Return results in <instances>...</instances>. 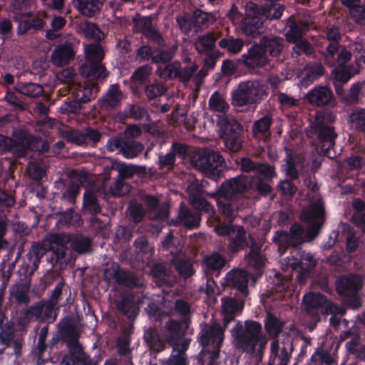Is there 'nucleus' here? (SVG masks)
<instances>
[{"mask_svg":"<svg viewBox=\"0 0 365 365\" xmlns=\"http://www.w3.org/2000/svg\"><path fill=\"white\" fill-rule=\"evenodd\" d=\"M97 93L98 88L95 86L88 85L87 86H84L83 88H81L75 95L78 97V99L80 100L83 104L94 99L97 96Z\"/></svg>","mask_w":365,"mask_h":365,"instance_id":"obj_64","label":"nucleus"},{"mask_svg":"<svg viewBox=\"0 0 365 365\" xmlns=\"http://www.w3.org/2000/svg\"><path fill=\"white\" fill-rule=\"evenodd\" d=\"M218 46L230 53L235 54L241 51L244 46V41L239 38H223L218 42Z\"/></svg>","mask_w":365,"mask_h":365,"instance_id":"obj_57","label":"nucleus"},{"mask_svg":"<svg viewBox=\"0 0 365 365\" xmlns=\"http://www.w3.org/2000/svg\"><path fill=\"white\" fill-rule=\"evenodd\" d=\"M52 306L50 302L46 304L43 299L22 309L20 311V324H27L31 322L53 323L56 319V314L52 310Z\"/></svg>","mask_w":365,"mask_h":365,"instance_id":"obj_10","label":"nucleus"},{"mask_svg":"<svg viewBox=\"0 0 365 365\" xmlns=\"http://www.w3.org/2000/svg\"><path fill=\"white\" fill-rule=\"evenodd\" d=\"M363 285V278L358 274L340 275L335 282L337 294L340 297H346L348 307L354 309H356L361 306V300L358 293Z\"/></svg>","mask_w":365,"mask_h":365,"instance_id":"obj_7","label":"nucleus"},{"mask_svg":"<svg viewBox=\"0 0 365 365\" xmlns=\"http://www.w3.org/2000/svg\"><path fill=\"white\" fill-rule=\"evenodd\" d=\"M123 99V93L118 83L109 86L106 93L101 96L98 103L101 110L113 109L119 107Z\"/></svg>","mask_w":365,"mask_h":365,"instance_id":"obj_21","label":"nucleus"},{"mask_svg":"<svg viewBox=\"0 0 365 365\" xmlns=\"http://www.w3.org/2000/svg\"><path fill=\"white\" fill-rule=\"evenodd\" d=\"M227 241V249L232 254L250 248L253 242H256L251 235L247 234L245 228L240 225L235 227Z\"/></svg>","mask_w":365,"mask_h":365,"instance_id":"obj_16","label":"nucleus"},{"mask_svg":"<svg viewBox=\"0 0 365 365\" xmlns=\"http://www.w3.org/2000/svg\"><path fill=\"white\" fill-rule=\"evenodd\" d=\"M101 133L96 129L87 128L82 130H71L67 133V138L77 145L86 144L88 141L96 143L100 141Z\"/></svg>","mask_w":365,"mask_h":365,"instance_id":"obj_23","label":"nucleus"},{"mask_svg":"<svg viewBox=\"0 0 365 365\" xmlns=\"http://www.w3.org/2000/svg\"><path fill=\"white\" fill-rule=\"evenodd\" d=\"M247 176L240 175L237 177L225 180L217 188L215 193L210 195L224 200H237L239 197L247 190Z\"/></svg>","mask_w":365,"mask_h":365,"instance_id":"obj_12","label":"nucleus"},{"mask_svg":"<svg viewBox=\"0 0 365 365\" xmlns=\"http://www.w3.org/2000/svg\"><path fill=\"white\" fill-rule=\"evenodd\" d=\"M105 0H76L75 7L80 13L88 17H93L99 12Z\"/></svg>","mask_w":365,"mask_h":365,"instance_id":"obj_37","label":"nucleus"},{"mask_svg":"<svg viewBox=\"0 0 365 365\" xmlns=\"http://www.w3.org/2000/svg\"><path fill=\"white\" fill-rule=\"evenodd\" d=\"M144 150V145L132 139H127L123 143L121 154L125 158L132 159L138 157Z\"/></svg>","mask_w":365,"mask_h":365,"instance_id":"obj_47","label":"nucleus"},{"mask_svg":"<svg viewBox=\"0 0 365 365\" xmlns=\"http://www.w3.org/2000/svg\"><path fill=\"white\" fill-rule=\"evenodd\" d=\"M272 123L273 119L269 114H267L255 120L252 128L254 136L270 134V128Z\"/></svg>","mask_w":365,"mask_h":365,"instance_id":"obj_51","label":"nucleus"},{"mask_svg":"<svg viewBox=\"0 0 365 365\" xmlns=\"http://www.w3.org/2000/svg\"><path fill=\"white\" fill-rule=\"evenodd\" d=\"M246 81L239 83L237 89L232 92V104L234 106H244L248 104H254L252 100L250 98L248 90L242 92L241 89L246 86Z\"/></svg>","mask_w":365,"mask_h":365,"instance_id":"obj_49","label":"nucleus"},{"mask_svg":"<svg viewBox=\"0 0 365 365\" xmlns=\"http://www.w3.org/2000/svg\"><path fill=\"white\" fill-rule=\"evenodd\" d=\"M225 297L222 298V313H230L237 314L240 313L243 307L244 302L237 296L238 299Z\"/></svg>","mask_w":365,"mask_h":365,"instance_id":"obj_55","label":"nucleus"},{"mask_svg":"<svg viewBox=\"0 0 365 365\" xmlns=\"http://www.w3.org/2000/svg\"><path fill=\"white\" fill-rule=\"evenodd\" d=\"M247 86L242 88V92L248 90L250 98L253 103H257L268 95L267 86L260 81H247Z\"/></svg>","mask_w":365,"mask_h":365,"instance_id":"obj_32","label":"nucleus"},{"mask_svg":"<svg viewBox=\"0 0 365 365\" xmlns=\"http://www.w3.org/2000/svg\"><path fill=\"white\" fill-rule=\"evenodd\" d=\"M48 250L51 251V254L48 261L51 264L53 268L56 267L61 270L66 267L68 264L67 246L63 242L62 236L53 234L49 239L48 246L38 242H34L31 246L26 254L28 261L26 267L30 268V274H33L38 268L41 258Z\"/></svg>","mask_w":365,"mask_h":365,"instance_id":"obj_3","label":"nucleus"},{"mask_svg":"<svg viewBox=\"0 0 365 365\" xmlns=\"http://www.w3.org/2000/svg\"><path fill=\"white\" fill-rule=\"evenodd\" d=\"M16 91L29 98H38L43 95L44 90L42 86L35 83H25L17 86Z\"/></svg>","mask_w":365,"mask_h":365,"instance_id":"obj_54","label":"nucleus"},{"mask_svg":"<svg viewBox=\"0 0 365 365\" xmlns=\"http://www.w3.org/2000/svg\"><path fill=\"white\" fill-rule=\"evenodd\" d=\"M209 106L215 111L226 113L230 106L225 99L217 93H213L209 99Z\"/></svg>","mask_w":365,"mask_h":365,"instance_id":"obj_62","label":"nucleus"},{"mask_svg":"<svg viewBox=\"0 0 365 365\" xmlns=\"http://www.w3.org/2000/svg\"><path fill=\"white\" fill-rule=\"evenodd\" d=\"M144 340L150 349L157 353L164 350L165 344L160 337L158 331L154 328H148L143 334Z\"/></svg>","mask_w":365,"mask_h":365,"instance_id":"obj_41","label":"nucleus"},{"mask_svg":"<svg viewBox=\"0 0 365 365\" xmlns=\"http://www.w3.org/2000/svg\"><path fill=\"white\" fill-rule=\"evenodd\" d=\"M310 361L311 365H334L336 363L330 353L323 349L315 351Z\"/></svg>","mask_w":365,"mask_h":365,"instance_id":"obj_60","label":"nucleus"},{"mask_svg":"<svg viewBox=\"0 0 365 365\" xmlns=\"http://www.w3.org/2000/svg\"><path fill=\"white\" fill-rule=\"evenodd\" d=\"M224 338V329L219 324H205L198 334V341L202 346L197 360L200 365L207 361H217Z\"/></svg>","mask_w":365,"mask_h":365,"instance_id":"obj_5","label":"nucleus"},{"mask_svg":"<svg viewBox=\"0 0 365 365\" xmlns=\"http://www.w3.org/2000/svg\"><path fill=\"white\" fill-rule=\"evenodd\" d=\"M259 43L267 57L279 58L284 48V40L278 36H264L259 40Z\"/></svg>","mask_w":365,"mask_h":365,"instance_id":"obj_27","label":"nucleus"},{"mask_svg":"<svg viewBox=\"0 0 365 365\" xmlns=\"http://www.w3.org/2000/svg\"><path fill=\"white\" fill-rule=\"evenodd\" d=\"M79 28L87 38L101 41L103 37V33L95 23L85 21L81 23Z\"/></svg>","mask_w":365,"mask_h":365,"instance_id":"obj_58","label":"nucleus"},{"mask_svg":"<svg viewBox=\"0 0 365 365\" xmlns=\"http://www.w3.org/2000/svg\"><path fill=\"white\" fill-rule=\"evenodd\" d=\"M82 212L83 215L88 214L97 215L101 212V207L98 203L96 195L88 190L83 193Z\"/></svg>","mask_w":365,"mask_h":365,"instance_id":"obj_39","label":"nucleus"},{"mask_svg":"<svg viewBox=\"0 0 365 365\" xmlns=\"http://www.w3.org/2000/svg\"><path fill=\"white\" fill-rule=\"evenodd\" d=\"M333 98L334 95L331 90L326 86H315L306 95L307 102L318 107L327 105Z\"/></svg>","mask_w":365,"mask_h":365,"instance_id":"obj_22","label":"nucleus"},{"mask_svg":"<svg viewBox=\"0 0 365 365\" xmlns=\"http://www.w3.org/2000/svg\"><path fill=\"white\" fill-rule=\"evenodd\" d=\"M242 61L247 67L255 69L265 66L269 63V58L258 43L252 45L247 52L242 56Z\"/></svg>","mask_w":365,"mask_h":365,"instance_id":"obj_18","label":"nucleus"},{"mask_svg":"<svg viewBox=\"0 0 365 365\" xmlns=\"http://www.w3.org/2000/svg\"><path fill=\"white\" fill-rule=\"evenodd\" d=\"M307 135L309 138H315L316 145L324 156L329 158L336 156L335 152L333 155L331 154L336 139L338 137L334 127L323 120H316L310 125Z\"/></svg>","mask_w":365,"mask_h":365,"instance_id":"obj_6","label":"nucleus"},{"mask_svg":"<svg viewBox=\"0 0 365 365\" xmlns=\"http://www.w3.org/2000/svg\"><path fill=\"white\" fill-rule=\"evenodd\" d=\"M222 314L223 329H227L230 323L235 322L230 330L235 339V346L245 353L262 359L267 347L268 338L262 331L261 323L255 320H246L243 325L240 321L236 322V314Z\"/></svg>","mask_w":365,"mask_h":365,"instance_id":"obj_1","label":"nucleus"},{"mask_svg":"<svg viewBox=\"0 0 365 365\" xmlns=\"http://www.w3.org/2000/svg\"><path fill=\"white\" fill-rule=\"evenodd\" d=\"M114 304L118 313L130 321H133L139 314L138 304L131 294H120L115 297Z\"/></svg>","mask_w":365,"mask_h":365,"instance_id":"obj_17","label":"nucleus"},{"mask_svg":"<svg viewBox=\"0 0 365 365\" xmlns=\"http://www.w3.org/2000/svg\"><path fill=\"white\" fill-rule=\"evenodd\" d=\"M189 201L196 212L207 214L208 217H213L215 215V210L206 199L202 196L189 195Z\"/></svg>","mask_w":365,"mask_h":365,"instance_id":"obj_43","label":"nucleus"},{"mask_svg":"<svg viewBox=\"0 0 365 365\" xmlns=\"http://www.w3.org/2000/svg\"><path fill=\"white\" fill-rule=\"evenodd\" d=\"M294 46L292 48V56L297 58L302 53L309 56L314 53V49L311 43L305 39L302 38L297 42H294Z\"/></svg>","mask_w":365,"mask_h":365,"instance_id":"obj_59","label":"nucleus"},{"mask_svg":"<svg viewBox=\"0 0 365 365\" xmlns=\"http://www.w3.org/2000/svg\"><path fill=\"white\" fill-rule=\"evenodd\" d=\"M174 265L178 274L185 279L190 277L194 274L192 264L186 259H177L174 261Z\"/></svg>","mask_w":365,"mask_h":365,"instance_id":"obj_63","label":"nucleus"},{"mask_svg":"<svg viewBox=\"0 0 365 365\" xmlns=\"http://www.w3.org/2000/svg\"><path fill=\"white\" fill-rule=\"evenodd\" d=\"M10 138L0 134V150L3 153L14 150L18 156L24 157L29 151L43 152L48 148L46 141L41 140L26 130L14 129Z\"/></svg>","mask_w":365,"mask_h":365,"instance_id":"obj_4","label":"nucleus"},{"mask_svg":"<svg viewBox=\"0 0 365 365\" xmlns=\"http://www.w3.org/2000/svg\"><path fill=\"white\" fill-rule=\"evenodd\" d=\"M283 323L273 314L267 312L264 319V329L272 337H277L282 330Z\"/></svg>","mask_w":365,"mask_h":365,"instance_id":"obj_50","label":"nucleus"},{"mask_svg":"<svg viewBox=\"0 0 365 365\" xmlns=\"http://www.w3.org/2000/svg\"><path fill=\"white\" fill-rule=\"evenodd\" d=\"M151 275L157 287H172L171 270L164 264H153L151 267Z\"/></svg>","mask_w":365,"mask_h":365,"instance_id":"obj_28","label":"nucleus"},{"mask_svg":"<svg viewBox=\"0 0 365 365\" xmlns=\"http://www.w3.org/2000/svg\"><path fill=\"white\" fill-rule=\"evenodd\" d=\"M302 304L304 311L309 316L319 320L322 315L332 312V303L319 292H309L304 294Z\"/></svg>","mask_w":365,"mask_h":365,"instance_id":"obj_13","label":"nucleus"},{"mask_svg":"<svg viewBox=\"0 0 365 365\" xmlns=\"http://www.w3.org/2000/svg\"><path fill=\"white\" fill-rule=\"evenodd\" d=\"M92 240L83 235H76L71 240V249L78 254H84L91 250Z\"/></svg>","mask_w":365,"mask_h":365,"instance_id":"obj_53","label":"nucleus"},{"mask_svg":"<svg viewBox=\"0 0 365 365\" xmlns=\"http://www.w3.org/2000/svg\"><path fill=\"white\" fill-rule=\"evenodd\" d=\"M83 181L81 180H70L65 184L61 190V200L67 202L68 204L74 205L76 202V197L80 195Z\"/></svg>","mask_w":365,"mask_h":365,"instance_id":"obj_33","label":"nucleus"},{"mask_svg":"<svg viewBox=\"0 0 365 365\" xmlns=\"http://www.w3.org/2000/svg\"><path fill=\"white\" fill-rule=\"evenodd\" d=\"M269 172L270 173L267 175L258 174L252 175L250 177L247 176V190L250 189L262 197L269 195L273 191L272 187L273 179L277 176V174L272 165H269Z\"/></svg>","mask_w":365,"mask_h":365,"instance_id":"obj_15","label":"nucleus"},{"mask_svg":"<svg viewBox=\"0 0 365 365\" xmlns=\"http://www.w3.org/2000/svg\"><path fill=\"white\" fill-rule=\"evenodd\" d=\"M342 4L349 9L351 15L357 23L365 24V4H361V0H343Z\"/></svg>","mask_w":365,"mask_h":365,"instance_id":"obj_45","label":"nucleus"},{"mask_svg":"<svg viewBox=\"0 0 365 365\" xmlns=\"http://www.w3.org/2000/svg\"><path fill=\"white\" fill-rule=\"evenodd\" d=\"M76 329V327L71 318H63L58 324V331L56 333H53L48 341V346L52 349L60 341L66 344L67 340L73 335Z\"/></svg>","mask_w":365,"mask_h":365,"instance_id":"obj_20","label":"nucleus"},{"mask_svg":"<svg viewBox=\"0 0 365 365\" xmlns=\"http://www.w3.org/2000/svg\"><path fill=\"white\" fill-rule=\"evenodd\" d=\"M360 335H355L353 339L348 341L345 348L349 355H352L360 361H365V344L361 343Z\"/></svg>","mask_w":365,"mask_h":365,"instance_id":"obj_42","label":"nucleus"},{"mask_svg":"<svg viewBox=\"0 0 365 365\" xmlns=\"http://www.w3.org/2000/svg\"><path fill=\"white\" fill-rule=\"evenodd\" d=\"M178 219L180 222L188 229L197 228L200 225L201 220L200 213L193 212L184 205L180 204L178 213Z\"/></svg>","mask_w":365,"mask_h":365,"instance_id":"obj_34","label":"nucleus"},{"mask_svg":"<svg viewBox=\"0 0 365 365\" xmlns=\"http://www.w3.org/2000/svg\"><path fill=\"white\" fill-rule=\"evenodd\" d=\"M352 128L365 136V108H356L349 115Z\"/></svg>","mask_w":365,"mask_h":365,"instance_id":"obj_56","label":"nucleus"},{"mask_svg":"<svg viewBox=\"0 0 365 365\" xmlns=\"http://www.w3.org/2000/svg\"><path fill=\"white\" fill-rule=\"evenodd\" d=\"M103 277L108 284H116L130 289L140 287L143 285L135 273L122 268L115 263L104 269Z\"/></svg>","mask_w":365,"mask_h":365,"instance_id":"obj_11","label":"nucleus"},{"mask_svg":"<svg viewBox=\"0 0 365 365\" xmlns=\"http://www.w3.org/2000/svg\"><path fill=\"white\" fill-rule=\"evenodd\" d=\"M128 211L129 212L130 220L133 222L139 223L143 220L145 210L140 203L135 201L130 202Z\"/></svg>","mask_w":365,"mask_h":365,"instance_id":"obj_61","label":"nucleus"},{"mask_svg":"<svg viewBox=\"0 0 365 365\" xmlns=\"http://www.w3.org/2000/svg\"><path fill=\"white\" fill-rule=\"evenodd\" d=\"M249 264L255 269H261L264 266L266 258L261 252V246L256 242H253L250 251L245 255Z\"/></svg>","mask_w":365,"mask_h":365,"instance_id":"obj_40","label":"nucleus"},{"mask_svg":"<svg viewBox=\"0 0 365 365\" xmlns=\"http://www.w3.org/2000/svg\"><path fill=\"white\" fill-rule=\"evenodd\" d=\"M240 170L243 173H253V175L269 174V164L254 161L250 158L243 157L240 159L238 163Z\"/></svg>","mask_w":365,"mask_h":365,"instance_id":"obj_31","label":"nucleus"},{"mask_svg":"<svg viewBox=\"0 0 365 365\" xmlns=\"http://www.w3.org/2000/svg\"><path fill=\"white\" fill-rule=\"evenodd\" d=\"M166 341L173 346V351L178 347V341L184 338L185 331L182 323L175 319H169L165 325Z\"/></svg>","mask_w":365,"mask_h":365,"instance_id":"obj_25","label":"nucleus"},{"mask_svg":"<svg viewBox=\"0 0 365 365\" xmlns=\"http://www.w3.org/2000/svg\"><path fill=\"white\" fill-rule=\"evenodd\" d=\"M291 266L294 269H299L297 279L299 282H303L316 266V262L310 253L302 252L299 254V259H297L296 261L292 263Z\"/></svg>","mask_w":365,"mask_h":365,"instance_id":"obj_26","label":"nucleus"},{"mask_svg":"<svg viewBox=\"0 0 365 365\" xmlns=\"http://www.w3.org/2000/svg\"><path fill=\"white\" fill-rule=\"evenodd\" d=\"M220 137L227 150L237 153L242 148L243 126L235 118L225 116L218 122Z\"/></svg>","mask_w":365,"mask_h":365,"instance_id":"obj_8","label":"nucleus"},{"mask_svg":"<svg viewBox=\"0 0 365 365\" xmlns=\"http://www.w3.org/2000/svg\"><path fill=\"white\" fill-rule=\"evenodd\" d=\"M222 155L215 151H210L203 156H200L195 162V165L202 171L205 176L217 180L222 173Z\"/></svg>","mask_w":365,"mask_h":365,"instance_id":"obj_14","label":"nucleus"},{"mask_svg":"<svg viewBox=\"0 0 365 365\" xmlns=\"http://www.w3.org/2000/svg\"><path fill=\"white\" fill-rule=\"evenodd\" d=\"M75 51L70 43L56 46L51 55V63L56 66H63L74 59Z\"/></svg>","mask_w":365,"mask_h":365,"instance_id":"obj_24","label":"nucleus"},{"mask_svg":"<svg viewBox=\"0 0 365 365\" xmlns=\"http://www.w3.org/2000/svg\"><path fill=\"white\" fill-rule=\"evenodd\" d=\"M217 204L220 212L227 218L233 220L237 212V204L235 200L217 197Z\"/></svg>","mask_w":365,"mask_h":365,"instance_id":"obj_52","label":"nucleus"},{"mask_svg":"<svg viewBox=\"0 0 365 365\" xmlns=\"http://www.w3.org/2000/svg\"><path fill=\"white\" fill-rule=\"evenodd\" d=\"M80 333L78 331L77 329L73 333V335L69 338V339L66 341V346L68 348V352L66 355L70 356L71 357H74L76 359H81L83 358L84 354H86L83 349L82 346L79 342Z\"/></svg>","mask_w":365,"mask_h":365,"instance_id":"obj_44","label":"nucleus"},{"mask_svg":"<svg viewBox=\"0 0 365 365\" xmlns=\"http://www.w3.org/2000/svg\"><path fill=\"white\" fill-rule=\"evenodd\" d=\"M225 264L226 259L218 252H214L205 259L206 272L210 275L218 277Z\"/></svg>","mask_w":365,"mask_h":365,"instance_id":"obj_35","label":"nucleus"},{"mask_svg":"<svg viewBox=\"0 0 365 365\" xmlns=\"http://www.w3.org/2000/svg\"><path fill=\"white\" fill-rule=\"evenodd\" d=\"M227 284L232 289H235V296H239L242 302L247 297L249 294L248 283L249 278L247 274L242 270H235L229 272L227 277Z\"/></svg>","mask_w":365,"mask_h":365,"instance_id":"obj_19","label":"nucleus"},{"mask_svg":"<svg viewBox=\"0 0 365 365\" xmlns=\"http://www.w3.org/2000/svg\"><path fill=\"white\" fill-rule=\"evenodd\" d=\"M118 354L123 356L119 362L106 361L104 365H133L132 358L130 356L131 350L129 346V342L127 340H121L117 344Z\"/></svg>","mask_w":365,"mask_h":365,"instance_id":"obj_46","label":"nucleus"},{"mask_svg":"<svg viewBox=\"0 0 365 365\" xmlns=\"http://www.w3.org/2000/svg\"><path fill=\"white\" fill-rule=\"evenodd\" d=\"M301 220L309 224L305 232L307 241L313 240L320 232L325 220V209L324 204L316 201L300 215Z\"/></svg>","mask_w":365,"mask_h":365,"instance_id":"obj_9","label":"nucleus"},{"mask_svg":"<svg viewBox=\"0 0 365 365\" xmlns=\"http://www.w3.org/2000/svg\"><path fill=\"white\" fill-rule=\"evenodd\" d=\"M324 74V68L322 63L309 62L304 68L303 76L301 79L302 86L307 87L314 81L318 80Z\"/></svg>","mask_w":365,"mask_h":365,"instance_id":"obj_29","label":"nucleus"},{"mask_svg":"<svg viewBox=\"0 0 365 365\" xmlns=\"http://www.w3.org/2000/svg\"><path fill=\"white\" fill-rule=\"evenodd\" d=\"M80 73L86 78L93 81L105 79L108 76L102 63L86 62L81 65Z\"/></svg>","mask_w":365,"mask_h":365,"instance_id":"obj_30","label":"nucleus"},{"mask_svg":"<svg viewBox=\"0 0 365 365\" xmlns=\"http://www.w3.org/2000/svg\"><path fill=\"white\" fill-rule=\"evenodd\" d=\"M192 24H194L193 34H197L202 29L207 28L215 21V16L210 14L203 11L201 9H196L192 14Z\"/></svg>","mask_w":365,"mask_h":365,"instance_id":"obj_38","label":"nucleus"},{"mask_svg":"<svg viewBox=\"0 0 365 365\" xmlns=\"http://www.w3.org/2000/svg\"><path fill=\"white\" fill-rule=\"evenodd\" d=\"M284 10V5L278 4H258L249 1L245 6V16L240 26L242 33L248 38H255L261 36L264 30V23L267 19H279Z\"/></svg>","mask_w":365,"mask_h":365,"instance_id":"obj_2","label":"nucleus"},{"mask_svg":"<svg viewBox=\"0 0 365 365\" xmlns=\"http://www.w3.org/2000/svg\"><path fill=\"white\" fill-rule=\"evenodd\" d=\"M30 287L26 284H19L16 285L11 291V294L18 306H28L31 302L29 295Z\"/></svg>","mask_w":365,"mask_h":365,"instance_id":"obj_48","label":"nucleus"},{"mask_svg":"<svg viewBox=\"0 0 365 365\" xmlns=\"http://www.w3.org/2000/svg\"><path fill=\"white\" fill-rule=\"evenodd\" d=\"M359 72L356 64L349 63L348 65H335L332 71L334 78L340 83L348 82L354 76Z\"/></svg>","mask_w":365,"mask_h":365,"instance_id":"obj_36","label":"nucleus"}]
</instances>
